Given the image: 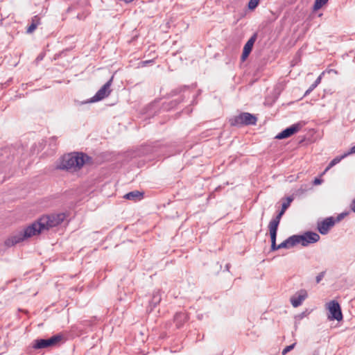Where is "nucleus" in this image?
Masks as SVG:
<instances>
[{
    "label": "nucleus",
    "instance_id": "f257e3e1",
    "mask_svg": "<svg viewBox=\"0 0 355 355\" xmlns=\"http://www.w3.org/2000/svg\"><path fill=\"white\" fill-rule=\"evenodd\" d=\"M65 218L66 214L64 213L44 215L34 222L33 225L39 234L44 230H49L50 228L59 225Z\"/></svg>",
    "mask_w": 355,
    "mask_h": 355
},
{
    "label": "nucleus",
    "instance_id": "f03ea898",
    "mask_svg": "<svg viewBox=\"0 0 355 355\" xmlns=\"http://www.w3.org/2000/svg\"><path fill=\"white\" fill-rule=\"evenodd\" d=\"M89 157L83 153H71L65 155L62 157L58 168L62 170H77L80 169Z\"/></svg>",
    "mask_w": 355,
    "mask_h": 355
},
{
    "label": "nucleus",
    "instance_id": "7ed1b4c3",
    "mask_svg": "<svg viewBox=\"0 0 355 355\" xmlns=\"http://www.w3.org/2000/svg\"><path fill=\"white\" fill-rule=\"evenodd\" d=\"M37 232L36 231L35 227L33 225V223L27 226L23 230H21L12 236H10L6 241L5 244L8 246H13L15 244H17L26 239L31 238L33 236L37 235Z\"/></svg>",
    "mask_w": 355,
    "mask_h": 355
},
{
    "label": "nucleus",
    "instance_id": "20e7f679",
    "mask_svg": "<svg viewBox=\"0 0 355 355\" xmlns=\"http://www.w3.org/2000/svg\"><path fill=\"white\" fill-rule=\"evenodd\" d=\"M229 121L232 126L250 125H255L257 118L249 112H242L231 118Z\"/></svg>",
    "mask_w": 355,
    "mask_h": 355
},
{
    "label": "nucleus",
    "instance_id": "39448f33",
    "mask_svg": "<svg viewBox=\"0 0 355 355\" xmlns=\"http://www.w3.org/2000/svg\"><path fill=\"white\" fill-rule=\"evenodd\" d=\"M63 339V336L56 334L48 339L35 340L33 345L35 349H43L58 345Z\"/></svg>",
    "mask_w": 355,
    "mask_h": 355
},
{
    "label": "nucleus",
    "instance_id": "423d86ee",
    "mask_svg": "<svg viewBox=\"0 0 355 355\" xmlns=\"http://www.w3.org/2000/svg\"><path fill=\"white\" fill-rule=\"evenodd\" d=\"M297 238V244L300 243L303 246L316 243L320 239V235L315 232H306L302 235H295Z\"/></svg>",
    "mask_w": 355,
    "mask_h": 355
},
{
    "label": "nucleus",
    "instance_id": "0eeeda50",
    "mask_svg": "<svg viewBox=\"0 0 355 355\" xmlns=\"http://www.w3.org/2000/svg\"><path fill=\"white\" fill-rule=\"evenodd\" d=\"M113 80V76L91 98L90 102H97L108 96L111 92L110 87Z\"/></svg>",
    "mask_w": 355,
    "mask_h": 355
},
{
    "label": "nucleus",
    "instance_id": "6e6552de",
    "mask_svg": "<svg viewBox=\"0 0 355 355\" xmlns=\"http://www.w3.org/2000/svg\"><path fill=\"white\" fill-rule=\"evenodd\" d=\"M328 309L331 314L328 317L329 319L336 320L338 321H340L343 319L341 309L338 302L332 300L329 302Z\"/></svg>",
    "mask_w": 355,
    "mask_h": 355
},
{
    "label": "nucleus",
    "instance_id": "1a4fd4ad",
    "mask_svg": "<svg viewBox=\"0 0 355 355\" xmlns=\"http://www.w3.org/2000/svg\"><path fill=\"white\" fill-rule=\"evenodd\" d=\"M302 125L301 123H297L293 124L290 127L286 128L283 131H282L280 133H279L275 138L278 139H283L286 138H288L295 133L300 131V130L302 128Z\"/></svg>",
    "mask_w": 355,
    "mask_h": 355
},
{
    "label": "nucleus",
    "instance_id": "9d476101",
    "mask_svg": "<svg viewBox=\"0 0 355 355\" xmlns=\"http://www.w3.org/2000/svg\"><path fill=\"white\" fill-rule=\"evenodd\" d=\"M336 220L334 217H329L318 223V230L321 234H327L329 230L334 226Z\"/></svg>",
    "mask_w": 355,
    "mask_h": 355
},
{
    "label": "nucleus",
    "instance_id": "9b49d317",
    "mask_svg": "<svg viewBox=\"0 0 355 355\" xmlns=\"http://www.w3.org/2000/svg\"><path fill=\"white\" fill-rule=\"evenodd\" d=\"M307 296L308 294L306 291L302 289L291 298V303L293 307H298L302 304Z\"/></svg>",
    "mask_w": 355,
    "mask_h": 355
},
{
    "label": "nucleus",
    "instance_id": "f8f14e48",
    "mask_svg": "<svg viewBox=\"0 0 355 355\" xmlns=\"http://www.w3.org/2000/svg\"><path fill=\"white\" fill-rule=\"evenodd\" d=\"M256 39H257V35H256V34H254L245 43V46L243 47L242 55H241L242 60H245L249 56L250 53H251V51L252 50L253 45L256 41Z\"/></svg>",
    "mask_w": 355,
    "mask_h": 355
},
{
    "label": "nucleus",
    "instance_id": "ddd939ff",
    "mask_svg": "<svg viewBox=\"0 0 355 355\" xmlns=\"http://www.w3.org/2000/svg\"><path fill=\"white\" fill-rule=\"evenodd\" d=\"M162 300L161 291L159 290L155 291L153 293L152 298L149 302V306L147 308V311L149 312L153 311L155 307H156Z\"/></svg>",
    "mask_w": 355,
    "mask_h": 355
},
{
    "label": "nucleus",
    "instance_id": "4468645a",
    "mask_svg": "<svg viewBox=\"0 0 355 355\" xmlns=\"http://www.w3.org/2000/svg\"><path fill=\"white\" fill-rule=\"evenodd\" d=\"M355 153V145L352 147L347 153H344L340 157H336L334 158L329 164L327 167L325 168L324 173H326L327 171H329L331 168H332L336 164H338L343 158L346 157L347 156Z\"/></svg>",
    "mask_w": 355,
    "mask_h": 355
},
{
    "label": "nucleus",
    "instance_id": "2eb2a0df",
    "mask_svg": "<svg viewBox=\"0 0 355 355\" xmlns=\"http://www.w3.org/2000/svg\"><path fill=\"white\" fill-rule=\"evenodd\" d=\"M293 200V198L292 197H288L286 198V201H284L282 203L281 211L278 213V214L276 216L275 218H274L271 220V221L277 222V223L279 224L282 216L284 215L286 210L289 207V206L291 205V203L292 202Z\"/></svg>",
    "mask_w": 355,
    "mask_h": 355
},
{
    "label": "nucleus",
    "instance_id": "dca6fc26",
    "mask_svg": "<svg viewBox=\"0 0 355 355\" xmlns=\"http://www.w3.org/2000/svg\"><path fill=\"white\" fill-rule=\"evenodd\" d=\"M188 319V315L185 312L177 313L174 316V322L178 328H180Z\"/></svg>",
    "mask_w": 355,
    "mask_h": 355
},
{
    "label": "nucleus",
    "instance_id": "f3484780",
    "mask_svg": "<svg viewBox=\"0 0 355 355\" xmlns=\"http://www.w3.org/2000/svg\"><path fill=\"white\" fill-rule=\"evenodd\" d=\"M297 238L295 237V235H293L290 237H288L287 239H286L284 241H283L282 243H281L280 244L278 245V247L279 248V249H282V248H286V249H289V248H291L294 246H295L297 244Z\"/></svg>",
    "mask_w": 355,
    "mask_h": 355
},
{
    "label": "nucleus",
    "instance_id": "a211bd4d",
    "mask_svg": "<svg viewBox=\"0 0 355 355\" xmlns=\"http://www.w3.org/2000/svg\"><path fill=\"white\" fill-rule=\"evenodd\" d=\"M143 197L144 193L137 190L129 192L124 196V198L135 202L141 200Z\"/></svg>",
    "mask_w": 355,
    "mask_h": 355
},
{
    "label": "nucleus",
    "instance_id": "6ab92c4d",
    "mask_svg": "<svg viewBox=\"0 0 355 355\" xmlns=\"http://www.w3.org/2000/svg\"><path fill=\"white\" fill-rule=\"evenodd\" d=\"M279 223L277 222L270 221L268 228L270 231L271 242H276L277 232L278 229Z\"/></svg>",
    "mask_w": 355,
    "mask_h": 355
},
{
    "label": "nucleus",
    "instance_id": "aec40b11",
    "mask_svg": "<svg viewBox=\"0 0 355 355\" xmlns=\"http://www.w3.org/2000/svg\"><path fill=\"white\" fill-rule=\"evenodd\" d=\"M38 24H39V19H37V17L35 16L34 17V19H33L31 24L27 28V31H26L27 33H33L36 29Z\"/></svg>",
    "mask_w": 355,
    "mask_h": 355
},
{
    "label": "nucleus",
    "instance_id": "412c9836",
    "mask_svg": "<svg viewBox=\"0 0 355 355\" xmlns=\"http://www.w3.org/2000/svg\"><path fill=\"white\" fill-rule=\"evenodd\" d=\"M188 93L189 94L190 93V89H189V87H187V86H182V87H180L178 89H174L172 93H173V95H178L180 93Z\"/></svg>",
    "mask_w": 355,
    "mask_h": 355
},
{
    "label": "nucleus",
    "instance_id": "4be33fe9",
    "mask_svg": "<svg viewBox=\"0 0 355 355\" xmlns=\"http://www.w3.org/2000/svg\"><path fill=\"white\" fill-rule=\"evenodd\" d=\"M10 175H6V167L0 166V184L6 181L7 178H9Z\"/></svg>",
    "mask_w": 355,
    "mask_h": 355
},
{
    "label": "nucleus",
    "instance_id": "5701e85b",
    "mask_svg": "<svg viewBox=\"0 0 355 355\" xmlns=\"http://www.w3.org/2000/svg\"><path fill=\"white\" fill-rule=\"evenodd\" d=\"M329 0H315L313 6L314 10H317L321 8Z\"/></svg>",
    "mask_w": 355,
    "mask_h": 355
},
{
    "label": "nucleus",
    "instance_id": "b1692460",
    "mask_svg": "<svg viewBox=\"0 0 355 355\" xmlns=\"http://www.w3.org/2000/svg\"><path fill=\"white\" fill-rule=\"evenodd\" d=\"M260 0H250L248 7L250 10H254L259 5Z\"/></svg>",
    "mask_w": 355,
    "mask_h": 355
},
{
    "label": "nucleus",
    "instance_id": "393cba45",
    "mask_svg": "<svg viewBox=\"0 0 355 355\" xmlns=\"http://www.w3.org/2000/svg\"><path fill=\"white\" fill-rule=\"evenodd\" d=\"M295 345H296V343H294L293 344H292V345H288V346L286 347L283 349V351H282V355H286L288 352H289L290 351H291L292 349H294V347H295Z\"/></svg>",
    "mask_w": 355,
    "mask_h": 355
},
{
    "label": "nucleus",
    "instance_id": "a878e982",
    "mask_svg": "<svg viewBox=\"0 0 355 355\" xmlns=\"http://www.w3.org/2000/svg\"><path fill=\"white\" fill-rule=\"evenodd\" d=\"M154 62V60H144V61H141L139 63V67H146V65L149 64H152Z\"/></svg>",
    "mask_w": 355,
    "mask_h": 355
},
{
    "label": "nucleus",
    "instance_id": "bb28decb",
    "mask_svg": "<svg viewBox=\"0 0 355 355\" xmlns=\"http://www.w3.org/2000/svg\"><path fill=\"white\" fill-rule=\"evenodd\" d=\"M318 86L314 83L309 87V88L305 92L304 96L309 95L315 88Z\"/></svg>",
    "mask_w": 355,
    "mask_h": 355
},
{
    "label": "nucleus",
    "instance_id": "cd10ccee",
    "mask_svg": "<svg viewBox=\"0 0 355 355\" xmlns=\"http://www.w3.org/2000/svg\"><path fill=\"white\" fill-rule=\"evenodd\" d=\"M324 274H325V272L323 271V272H321L320 273H319L316 276L315 280H316L317 284L320 283V281L323 279Z\"/></svg>",
    "mask_w": 355,
    "mask_h": 355
},
{
    "label": "nucleus",
    "instance_id": "c85d7f7f",
    "mask_svg": "<svg viewBox=\"0 0 355 355\" xmlns=\"http://www.w3.org/2000/svg\"><path fill=\"white\" fill-rule=\"evenodd\" d=\"M279 248L278 247V245L276 244V242H271V250L275 251L279 250Z\"/></svg>",
    "mask_w": 355,
    "mask_h": 355
},
{
    "label": "nucleus",
    "instance_id": "c756f323",
    "mask_svg": "<svg viewBox=\"0 0 355 355\" xmlns=\"http://www.w3.org/2000/svg\"><path fill=\"white\" fill-rule=\"evenodd\" d=\"M323 73H322L315 80L314 83L316 84L317 86L321 83L322 76L323 75Z\"/></svg>",
    "mask_w": 355,
    "mask_h": 355
},
{
    "label": "nucleus",
    "instance_id": "7c9ffc66",
    "mask_svg": "<svg viewBox=\"0 0 355 355\" xmlns=\"http://www.w3.org/2000/svg\"><path fill=\"white\" fill-rule=\"evenodd\" d=\"M351 210L355 213V198L352 201L350 204Z\"/></svg>",
    "mask_w": 355,
    "mask_h": 355
},
{
    "label": "nucleus",
    "instance_id": "2f4dec72",
    "mask_svg": "<svg viewBox=\"0 0 355 355\" xmlns=\"http://www.w3.org/2000/svg\"><path fill=\"white\" fill-rule=\"evenodd\" d=\"M322 180L320 178H315L313 181V184L315 185L320 184L322 183Z\"/></svg>",
    "mask_w": 355,
    "mask_h": 355
},
{
    "label": "nucleus",
    "instance_id": "473e14b6",
    "mask_svg": "<svg viewBox=\"0 0 355 355\" xmlns=\"http://www.w3.org/2000/svg\"><path fill=\"white\" fill-rule=\"evenodd\" d=\"M345 215V214H341L338 215L337 217V220L338 221L340 220L344 217Z\"/></svg>",
    "mask_w": 355,
    "mask_h": 355
},
{
    "label": "nucleus",
    "instance_id": "72a5a7b5",
    "mask_svg": "<svg viewBox=\"0 0 355 355\" xmlns=\"http://www.w3.org/2000/svg\"><path fill=\"white\" fill-rule=\"evenodd\" d=\"M229 267H230V264H227V265H226V268H227V270H229Z\"/></svg>",
    "mask_w": 355,
    "mask_h": 355
}]
</instances>
